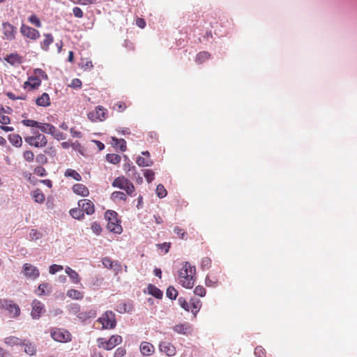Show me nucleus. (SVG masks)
Masks as SVG:
<instances>
[{
	"mask_svg": "<svg viewBox=\"0 0 357 357\" xmlns=\"http://www.w3.org/2000/svg\"><path fill=\"white\" fill-rule=\"evenodd\" d=\"M64 175L66 177H72L77 181H79L82 180L81 175L78 172H77L75 170L72 169H66Z\"/></svg>",
	"mask_w": 357,
	"mask_h": 357,
	"instance_id": "nucleus-34",
	"label": "nucleus"
},
{
	"mask_svg": "<svg viewBox=\"0 0 357 357\" xmlns=\"http://www.w3.org/2000/svg\"><path fill=\"white\" fill-rule=\"evenodd\" d=\"M22 273L26 278L32 280H35L40 275V272L37 267L29 263L23 265Z\"/></svg>",
	"mask_w": 357,
	"mask_h": 357,
	"instance_id": "nucleus-10",
	"label": "nucleus"
},
{
	"mask_svg": "<svg viewBox=\"0 0 357 357\" xmlns=\"http://www.w3.org/2000/svg\"><path fill=\"white\" fill-rule=\"evenodd\" d=\"M178 303L181 305V307L184 309L185 311H189V305L188 302L182 297L178 298Z\"/></svg>",
	"mask_w": 357,
	"mask_h": 357,
	"instance_id": "nucleus-54",
	"label": "nucleus"
},
{
	"mask_svg": "<svg viewBox=\"0 0 357 357\" xmlns=\"http://www.w3.org/2000/svg\"><path fill=\"white\" fill-rule=\"evenodd\" d=\"M159 348L162 352L166 354L168 356H173L176 354V348L169 342H161Z\"/></svg>",
	"mask_w": 357,
	"mask_h": 357,
	"instance_id": "nucleus-16",
	"label": "nucleus"
},
{
	"mask_svg": "<svg viewBox=\"0 0 357 357\" xmlns=\"http://www.w3.org/2000/svg\"><path fill=\"white\" fill-rule=\"evenodd\" d=\"M105 219L108 221L107 228L115 234H121L122 227L120 221L117 219V213L114 211L108 210L105 214Z\"/></svg>",
	"mask_w": 357,
	"mask_h": 357,
	"instance_id": "nucleus-2",
	"label": "nucleus"
},
{
	"mask_svg": "<svg viewBox=\"0 0 357 357\" xmlns=\"http://www.w3.org/2000/svg\"><path fill=\"white\" fill-rule=\"evenodd\" d=\"M31 316L33 319H38L45 312L44 304L38 300H33L31 303Z\"/></svg>",
	"mask_w": 357,
	"mask_h": 357,
	"instance_id": "nucleus-12",
	"label": "nucleus"
},
{
	"mask_svg": "<svg viewBox=\"0 0 357 357\" xmlns=\"http://www.w3.org/2000/svg\"><path fill=\"white\" fill-rule=\"evenodd\" d=\"M66 273L70 277L72 281L75 283H79L80 282V279L78 273L73 270L71 268L67 266L65 269Z\"/></svg>",
	"mask_w": 357,
	"mask_h": 357,
	"instance_id": "nucleus-26",
	"label": "nucleus"
},
{
	"mask_svg": "<svg viewBox=\"0 0 357 357\" xmlns=\"http://www.w3.org/2000/svg\"><path fill=\"white\" fill-rule=\"evenodd\" d=\"M136 162L139 167H149L153 165V161L149 158H144L141 156L137 157Z\"/></svg>",
	"mask_w": 357,
	"mask_h": 357,
	"instance_id": "nucleus-32",
	"label": "nucleus"
},
{
	"mask_svg": "<svg viewBox=\"0 0 357 357\" xmlns=\"http://www.w3.org/2000/svg\"><path fill=\"white\" fill-rule=\"evenodd\" d=\"M23 340H21L15 336L7 337L4 339V342L10 347L15 345H22Z\"/></svg>",
	"mask_w": 357,
	"mask_h": 357,
	"instance_id": "nucleus-25",
	"label": "nucleus"
},
{
	"mask_svg": "<svg viewBox=\"0 0 357 357\" xmlns=\"http://www.w3.org/2000/svg\"><path fill=\"white\" fill-rule=\"evenodd\" d=\"M131 310V307L128 306L126 303H120L117 305L116 310L120 313L128 312Z\"/></svg>",
	"mask_w": 357,
	"mask_h": 357,
	"instance_id": "nucleus-46",
	"label": "nucleus"
},
{
	"mask_svg": "<svg viewBox=\"0 0 357 357\" xmlns=\"http://www.w3.org/2000/svg\"><path fill=\"white\" fill-rule=\"evenodd\" d=\"M32 133L33 136L24 137V141L27 144L36 148L45 147L47 145V140L44 135L35 131H33Z\"/></svg>",
	"mask_w": 357,
	"mask_h": 357,
	"instance_id": "nucleus-4",
	"label": "nucleus"
},
{
	"mask_svg": "<svg viewBox=\"0 0 357 357\" xmlns=\"http://www.w3.org/2000/svg\"><path fill=\"white\" fill-rule=\"evenodd\" d=\"M2 33L4 39L11 41L15 38L17 28L9 22H3L2 24Z\"/></svg>",
	"mask_w": 357,
	"mask_h": 357,
	"instance_id": "nucleus-9",
	"label": "nucleus"
},
{
	"mask_svg": "<svg viewBox=\"0 0 357 357\" xmlns=\"http://www.w3.org/2000/svg\"><path fill=\"white\" fill-rule=\"evenodd\" d=\"M35 174L40 176H45L47 175V172L45 169L41 166L37 167L34 169Z\"/></svg>",
	"mask_w": 357,
	"mask_h": 357,
	"instance_id": "nucleus-55",
	"label": "nucleus"
},
{
	"mask_svg": "<svg viewBox=\"0 0 357 357\" xmlns=\"http://www.w3.org/2000/svg\"><path fill=\"white\" fill-rule=\"evenodd\" d=\"M48 287V284L47 283H43V284H40L39 286H38V294L39 296H42L43 294H45V289Z\"/></svg>",
	"mask_w": 357,
	"mask_h": 357,
	"instance_id": "nucleus-60",
	"label": "nucleus"
},
{
	"mask_svg": "<svg viewBox=\"0 0 357 357\" xmlns=\"http://www.w3.org/2000/svg\"><path fill=\"white\" fill-rule=\"evenodd\" d=\"M20 32L24 36L31 40H36L40 37V33L38 30L25 24L21 26Z\"/></svg>",
	"mask_w": 357,
	"mask_h": 357,
	"instance_id": "nucleus-13",
	"label": "nucleus"
},
{
	"mask_svg": "<svg viewBox=\"0 0 357 357\" xmlns=\"http://www.w3.org/2000/svg\"><path fill=\"white\" fill-rule=\"evenodd\" d=\"M70 214L73 218L77 219V220H81L84 217V213H83L82 208H72L70 211Z\"/></svg>",
	"mask_w": 357,
	"mask_h": 357,
	"instance_id": "nucleus-36",
	"label": "nucleus"
},
{
	"mask_svg": "<svg viewBox=\"0 0 357 357\" xmlns=\"http://www.w3.org/2000/svg\"><path fill=\"white\" fill-rule=\"evenodd\" d=\"M4 59L13 66L21 64L23 61V57L17 53L10 54Z\"/></svg>",
	"mask_w": 357,
	"mask_h": 357,
	"instance_id": "nucleus-18",
	"label": "nucleus"
},
{
	"mask_svg": "<svg viewBox=\"0 0 357 357\" xmlns=\"http://www.w3.org/2000/svg\"><path fill=\"white\" fill-rule=\"evenodd\" d=\"M48 78L47 75L44 70L40 68H36L33 71V74L29 77L28 80L24 82V88L27 86L31 89L38 88L41 83L42 79L47 80Z\"/></svg>",
	"mask_w": 357,
	"mask_h": 357,
	"instance_id": "nucleus-3",
	"label": "nucleus"
},
{
	"mask_svg": "<svg viewBox=\"0 0 357 357\" xmlns=\"http://www.w3.org/2000/svg\"><path fill=\"white\" fill-rule=\"evenodd\" d=\"M10 142L16 147H20L22 144V137L19 135L13 134L8 137Z\"/></svg>",
	"mask_w": 357,
	"mask_h": 357,
	"instance_id": "nucleus-27",
	"label": "nucleus"
},
{
	"mask_svg": "<svg viewBox=\"0 0 357 357\" xmlns=\"http://www.w3.org/2000/svg\"><path fill=\"white\" fill-rule=\"evenodd\" d=\"M112 199H113L114 201H120L123 200L125 201L126 199V196L124 192H120V191H115L112 194Z\"/></svg>",
	"mask_w": 357,
	"mask_h": 357,
	"instance_id": "nucleus-42",
	"label": "nucleus"
},
{
	"mask_svg": "<svg viewBox=\"0 0 357 357\" xmlns=\"http://www.w3.org/2000/svg\"><path fill=\"white\" fill-rule=\"evenodd\" d=\"M33 197L35 202L37 203H43L45 200L44 194L40 190H35Z\"/></svg>",
	"mask_w": 357,
	"mask_h": 357,
	"instance_id": "nucleus-39",
	"label": "nucleus"
},
{
	"mask_svg": "<svg viewBox=\"0 0 357 357\" xmlns=\"http://www.w3.org/2000/svg\"><path fill=\"white\" fill-rule=\"evenodd\" d=\"M29 21L32 24L35 25L36 27H40L41 26V22L39 18L36 15H31L29 17Z\"/></svg>",
	"mask_w": 357,
	"mask_h": 357,
	"instance_id": "nucleus-47",
	"label": "nucleus"
},
{
	"mask_svg": "<svg viewBox=\"0 0 357 357\" xmlns=\"http://www.w3.org/2000/svg\"><path fill=\"white\" fill-rule=\"evenodd\" d=\"M66 309L70 314L77 315L80 311V305L78 303H72L66 306Z\"/></svg>",
	"mask_w": 357,
	"mask_h": 357,
	"instance_id": "nucleus-28",
	"label": "nucleus"
},
{
	"mask_svg": "<svg viewBox=\"0 0 357 357\" xmlns=\"http://www.w3.org/2000/svg\"><path fill=\"white\" fill-rule=\"evenodd\" d=\"M82 86V82L79 79H74L72 80L71 84L69 85L72 88H79Z\"/></svg>",
	"mask_w": 357,
	"mask_h": 357,
	"instance_id": "nucleus-61",
	"label": "nucleus"
},
{
	"mask_svg": "<svg viewBox=\"0 0 357 357\" xmlns=\"http://www.w3.org/2000/svg\"><path fill=\"white\" fill-rule=\"evenodd\" d=\"M211 264V259H209L208 257H205V258L202 259V260L201 268L203 270L208 269L210 268Z\"/></svg>",
	"mask_w": 357,
	"mask_h": 357,
	"instance_id": "nucleus-51",
	"label": "nucleus"
},
{
	"mask_svg": "<svg viewBox=\"0 0 357 357\" xmlns=\"http://www.w3.org/2000/svg\"><path fill=\"white\" fill-rule=\"evenodd\" d=\"M136 24L137 26H139V28L141 29H143L146 26V22L145 20L143 19V18H139L138 17L137 20H136Z\"/></svg>",
	"mask_w": 357,
	"mask_h": 357,
	"instance_id": "nucleus-64",
	"label": "nucleus"
},
{
	"mask_svg": "<svg viewBox=\"0 0 357 357\" xmlns=\"http://www.w3.org/2000/svg\"><path fill=\"white\" fill-rule=\"evenodd\" d=\"M91 229L93 232L97 235H99L102 230L100 225L96 222H94L91 224Z\"/></svg>",
	"mask_w": 357,
	"mask_h": 357,
	"instance_id": "nucleus-56",
	"label": "nucleus"
},
{
	"mask_svg": "<svg viewBox=\"0 0 357 357\" xmlns=\"http://www.w3.org/2000/svg\"><path fill=\"white\" fill-rule=\"evenodd\" d=\"M38 128L41 132L50 135L54 130V126L50 123H40Z\"/></svg>",
	"mask_w": 357,
	"mask_h": 357,
	"instance_id": "nucleus-31",
	"label": "nucleus"
},
{
	"mask_svg": "<svg viewBox=\"0 0 357 357\" xmlns=\"http://www.w3.org/2000/svg\"><path fill=\"white\" fill-rule=\"evenodd\" d=\"M195 272V266L185 261L178 272L179 283L186 289H192L195 281L194 278Z\"/></svg>",
	"mask_w": 357,
	"mask_h": 357,
	"instance_id": "nucleus-1",
	"label": "nucleus"
},
{
	"mask_svg": "<svg viewBox=\"0 0 357 357\" xmlns=\"http://www.w3.org/2000/svg\"><path fill=\"white\" fill-rule=\"evenodd\" d=\"M255 355L257 357H264L265 350L261 346H257L255 349Z\"/></svg>",
	"mask_w": 357,
	"mask_h": 357,
	"instance_id": "nucleus-53",
	"label": "nucleus"
},
{
	"mask_svg": "<svg viewBox=\"0 0 357 357\" xmlns=\"http://www.w3.org/2000/svg\"><path fill=\"white\" fill-rule=\"evenodd\" d=\"M156 194L159 198H163L167 195V190L162 184L158 185L156 188Z\"/></svg>",
	"mask_w": 357,
	"mask_h": 357,
	"instance_id": "nucleus-44",
	"label": "nucleus"
},
{
	"mask_svg": "<svg viewBox=\"0 0 357 357\" xmlns=\"http://www.w3.org/2000/svg\"><path fill=\"white\" fill-rule=\"evenodd\" d=\"M51 135L57 140H61L65 139L63 133L56 130L55 127L54 130L51 133Z\"/></svg>",
	"mask_w": 357,
	"mask_h": 357,
	"instance_id": "nucleus-49",
	"label": "nucleus"
},
{
	"mask_svg": "<svg viewBox=\"0 0 357 357\" xmlns=\"http://www.w3.org/2000/svg\"><path fill=\"white\" fill-rule=\"evenodd\" d=\"M166 295L169 298L175 300L178 296V291L174 287L170 286L167 289Z\"/></svg>",
	"mask_w": 357,
	"mask_h": 357,
	"instance_id": "nucleus-40",
	"label": "nucleus"
},
{
	"mask_svg": "<svg viewBox=\"0 0 357 357\" xmlns=\"http://www.w3.org/2000/svg\"><path fill=\"white\" fill-rule=\"evenodd\" d=\"M22 346L24 347V352L29 356H34L36 354L37 347L36 344L30 342L29 340H23Z\"/></svg>",
	"mask_w": 357,
	"mask_h": 357,
	"instance_id": "nucleus-17",
	"label": "nucleus"
},
{
	"mask_svg": "<svg viewBox=\"0 0 357 357\" xmlns=\"http://www.w3.org/2000/svg\"><path fill=\"white\" fill-rule=\"evenodd\" d=\"M78 206L82 208L83 213L91 215L94 213V204L89 199H81L78 202Z\"/></svg>",
	"mask_w": 357,
	"mask_h": 357,
	"instance_id": "nucleus-15",
	"label": "nucleus"
},
{
	"mask_svg": "<svg viewBox=\"0 0 357 357\" xmlns=\"http://www.w3.org/2000/svg\"><path fill=\"white\" fill-rule=\"evenodd\" d=\"M45 39L40 43V47L44 51L49 50V46L54 42L53 36L51 33H45Z\"/></svg>",
	"mask_w": 357,
	"mask_h": 357,
	"instance_id": "nucleus-23",
	"label": "nucleus"
},
{
	"mask_svg": "<svg viewBox=\"0 0 357 357\" xmlns=\"http://www.w3.org/2000/svg\"><path fill=\"white\" fill-rule=\"evenodd\" d=\"M73 13L75 17L77 18H82L83 17V11L79 7H74L73 9Z\"/></svg>",
	"mask_w": 357,
	"mask_h": 357,
	"instance_id": "nucleus-58",
	"label": "nucleus"
},
{
	"mask_svg": "<svg viewBox=\"0 0 357 357\" xmlns=\"http://www.w3.org/2000/svg\"><path fill=\"white\" fill-rule=\"evenodd\" d=\"M174 232L183 239L185 238V236L186 234L185 232L183 231V229L178 227H174Z\"/></svg>",
	"mask_w": 357,
	"mask_h": 357,
	"instance_id": "nucleus-62",
	"label": "nucleus"
},
{
	"mask_svg": "<svg viewBox=\"0 0 357 357\" xmlns=\"http://www.w3.org/2000/svg\"><path fill=\"white\" fill-rule=\"evenodd\" d=\"M126 354V350L123 347H119L114 352V357H123Z\"/></svg>",
	"mask_w": 357,
	"mask_h": 357,
	"instance_id": "nucleus-57",
	"label": "nucleus"
},
{
	"mask_svg": "<svg viewBox=\"0 0 357 357\" xmlns=\"http://www.w3.org/2000/svg\"><path fill=\"white\" fill-rule=\"evenodd\" d=\"M42 238V234L36 229H31L29 234V239L31 241H36Z\"/></svg>",
	"mask_w": 357,
	"mask_h": 357,
	"instance_id": "nucleus-41",
	"label": "nucleus"
},
{
	"mask_svg": "<svg viewBox=\"0 0 357 357\" xmlns=\"http://www.w3.org/2000/svg\"><path fill=\"white\" fill-rule=\"evenodd\" d=\"M173 330L181 335H187L190 333V326L188 323L176 325L173 327Z\"/></svg>",
	"mask_w": 357,
	"mask_h": 357,
	"instance_id": "nucleus-21",
	"label": "nucleus"
},
{
	"mask_svg": "<svg viewBox=\"0 0 357 357\" xmlns=\"http://www.w3.org/2000/svg\"><path fill=\"white\" fill-rule=\"evenodd\" d=\"M35 102L40 107H47L51 103L50 96L47 93H43L40 97H38Z\"/></svg>",
	"mask_w": 357,
	"mask_h": 357,
	"instance_id": "nucleus-22",
	"label": "nucleus"
},
{
	"mask_svg": "<svg viewBox=\"0 0 357 357\" xmlns=\"http://www.w3.org/2000/svg\"><path fill=\"white\" fill-rule=\"evenodd\" d=\"M24 160L27 162H32L34 159V154L31 151H26L23 153Z\"/></svg>",
	"mask_w": 357,
	"mask_h": 357,
	"instance_id": "nucleus-48",
	"label": "nucleus"
},
{
	"mask_svg": "<svg viewBox=\"0 0 357 357\" xmlns=\"http://www.w3.org/2000/svg\"><path fill=\"white\" fill-rule=\"evenodd\" d=\"M139 349L144 356H151L154 352V347L148 342H142Z\"/></svg>",
	"mask_w": 357,
	"mask_h": 357,
	"instance_id": "nucleus-20",
	"label": "nucleus"
},
{
	"mask_svg": "<svg viewBox=\"0 0 357 357\" xmlns=\"http://www.w3.org/2000/svg\"><path fill=\"white\" fill-rule=\"evenodd\" d=\"M98 321L102 325V328L104 329H112L116 325L115 314L111 310L106 311L102 317L98 318Z\"/></svg>",
	"mask_w": 357,
	"mask_h": 357,
	"instance_id": "nucleus-6",
	"label": "nucleus"
},
{
	"mask_svg": "<svg viewBox=\"0 0 357 357\" xmlns=\"http://www.w3.org/2000/svg\"><path fill=\"white\" fill-rule=\"evenodd\" d=\"M0 123L7 125L10 123V118L6 115H0Z\"/></svg>",
	"mask_w": 357,
	"mask_h": 357,
	"instance_id": "nucleus-63",
	"label": "nucleus"
},
{
	"mask_svg": "<svg viewBox=\"0 0 357 357\" xmlns=\"http://www.w3.org/2000/svg\"><path fill=\"white\" fill-rule=\"evenodd\" d=\"M79 65L81 66V68H82L84 70H91L93 66L92 61L87 59H82Z\"/></svg>",
	"mask_w": 357,
	"mask_h": 357,
	"instance_id": "nucleus-38",
	"label": "nucleus"
},
{
	"mask_svg": "<svg viewBox=\"0 0 357 357\" xmlns=\"http://www.w3.org/2000/svg\"><path fill=\"white\" fill-rule=\"evenodd\" d=\"M36 160L40 164H45L47 162V158L44 154H39L36 156Z\"/></svg>",
	"mask_w": 357,
	"mask_h": 357,
	"instance_id": "nucleus-59",
	"label": "nucleus"
},
{
	"mask_svg": "<svg viewBox=\"0 0 357 357\" xmlns=\"http://www.w3.org/2000/svg\"><path fill=\"white\" fill-rule=\"evenodd\" d=\"M195 294L203 297L206 294V289L202 286H197L194 290Z\"/></svg>",
	"mask_w": 357,
	"mask_h": 357,
	"instance_id": "nucleus-50",
	"label": "nucleus"
},
{
	"mask_svg": "<svg viewBox=\"0 0 357 357\" xmlns=\"http://www.w3.org/2000/svg\"><path fill=\"white\" fill-rule=\"evenodd\" d=\"M52 337L57 342H63L70 340V334L66 331L56 329L51 333Z\"/></svg>",
	"mask_w": 357,
	"mask_h": 357,
	"instance_id": "nucleus-14",
	"label": "nucleus"
},
{
	"mask_svg": "<svg viewBox=\"0 0 357 357\" xmlns=\"http://www.w3.org/2000/svg\"><path fill=\"white\" fill-rule=\"evenodd\" d=\"M107 117V110L102 106H97L95 111L88 114V118L92 121H102Z\"/></svg>",
	"mask_w": 357,
	"mask_h": 357,
	"instance_id": "nucleus-8",
	"label": "nucleus"
},
{
	"mask_svg": "<svg viewBox=\"0 0 357 357\" xmlns=\"http://www.w3.org/2000/svg\"><path fill=\"white\" fill-rule=\"evenodd\" d=\"M191 306H192L191 312L195 315H196L197 313L199 311L201 306H202L200 300L198 298L192 299L191 300Z\"/></svg>",
	"mask_w": 357,
	"mask_h": 357,
	"instance_id": "nucleus-35",
	"label": "nucleus"
},
{
	"mask_svg": "<svg viewBox=\"0 0 357 357\" xmlns=\"http://www.w3.org/2000/svg\"><path fill=\"white\" fill-rule=\"evenodd\" d=\"M2 309L7 310L10 317L15 318L20 315V307L13 301H7L2 302Z\"/></svg>",
	"mask_w": 357,
	"mask_h": 357,
	"instance_id": "nucleus-11",
	"label": "nucleus"
},
{
	"mask_svg": "<svg viewBox=\"0 0 357 357\" xmlns=\"http://www.w3.org/2000/svg\"><path fill=\"white\" fill-rule=\"evenodd\" d=\"M97 342L98 347H102L106 350H111L122 342V337L119 335H112L107 341L102 337H100L97 340Z\"/></svg>",
	"mask_w": 357,
	"mask_h": 357,
	"instance_id": "nucleus-5",
	"label": "nucleus"
},
{
	"mask_svg": "<svg viewBox=\"0 0 357 357\" xmlns=\"http://www.w3.org/2000/svg\"><path fill=\"white\" fill-rule=\"evenodd\" d=\"M63 266L61 265L53 264L50 266L49 272L50 274H55L56 272L63 270Z\"/></svg>",
	"mask_w": 357,
	"mask_h": 357,
	"instance_id": "nucleus-52",
	"label": "nucleus"
},
{
	"mask_svg": "<svg viewBox=\"0 0 357 357\" xmlns=\"http://www.w3.org/2000/svg\"><path fill=\"white\" fill-rule=\"evenodd\" d=\"M67 296L69 298L76 300H81L84 297V295L82 292L74 289L68 290L67 291Z\"/></svg>",
	"mask_w": 357,
	"mask_h": 357,
	"instance_id": "nucleus-29",
	"label": "nucleus"
},
{
	"mask_svg": "<svg viewBox=\"0 0 357 357\" xmlns=\"http://www.w3.org/2000/svg\"><path fill=\"white\" fill-rule=\"evenodd\" d=\"M112 142H114V146H119L121 151H125L126 149V142L123 139H118L115 137H112Z\"/></svg>",
	"mask_w": 357,
	"mask_h": 357,
	"instance_id": "nucleus-33",
	"label": "nucleus"
},
{
	"mask_svg": "<svg viewBox=\"0 0 357 357\" xmlns=\"http://www.w3.org/2000/svg\"><path fill=\"white\" fill-rule=\"evenodd\" d=\"M147 289H148L149 294H150L155 298H162V297L163 296L162 291L160 289H159L158 287H156L155 285L151 284H149Z\"/></svg>",
	"mask_w": 357,
	"mask_h": 357,
	"instance_id": "nucleus-24",
	"label": "nucleus"
},
{
	"mask_svg": "<svg viewBox=\"0 0 357 357\" xmlns=\"http://www.w3.org/2000/svg\"><path fill=\"white\" fill-rule=\"evenodd\" d=\"M144 175L148 183H151L155 178V173L151 169H144Z\"/></svg>",
	"mask_w": 357,
	"mask_h": 357,
	"instance_id": "nucleus-43",
	"label": "nucleus"
},
{
	"mask_svg": "<svg viewBox=\"0 0 357 357\" xmlns=\"http://www.w3.org/2000/svg\"><path fill=\"white\" fill-rule=\"evenodd\" d=\"M112 186L124 190L129 195H131L135 190L133 184L123 176L115 178L112 183Z\"/></svg>",
	"mask_w": 357,
	"mask_h": 357,
	"instance_id": "nucleus-7",
	"label": "nucleus"
},
{
	"mask_svg": "<svg viewBox=\"0 0 357 357\" xmlns=\"http://www.w3.org/2000/svg\"><path fill=\"white\" fill-rule=\"evenodd\" d=\"M106 160L112 164H117L121 160L120 155L114 153H109L106 155Z\"/></svg>",
	"mask_w": 357,
	"mask_h": 357,
	"instance_id": "nucleus-37",
	"label": "nucleus"
},
{
	"mask_svg": "<svg viewBox=\"0 0 357 357\" xmlns=\"http://www.w3.org/2000/svg\"><path fill=\"white\" fill-rule=\"evenodd\" d=\"M22 123L28 127H36L38 128L40 122L31 119H24L22 121Z\"/></svg>",
	"mask_w": 357,
	"mask_h": 357,
	"instance_id": "nucleus-45",
	"label": "nucleus"
},
{
	"mask_svg": "<svg viewBox=\"0 0 357 357\" xmlns=\"http://www.w3.org/2000/svg\"><path fill=\"white\" fill-rule=\"evenodd\" d=\"M210 58V54L207 52H200L196 56L195 61L198 64H201Z\"/></svg>",
	"mask_w": 357,
	"mask_h": 357,
	"instance_id": "nucleus-30",
	"label": "nucleus"
},
{
	"mask_svg": "<svg viewBox=\"0 0 357 357\" xmlns=\"http://www.w3.org/2000/svg\"><path fill=\"white\" fill-rule=\"evenodd\" d=\"M73 190L75 194L82 197H87L89 194L88 188L82 183L75 184L73 187Z\"/></svg>",
	"mask_w": 357,
	"mask_h": 357,
	"instance_id": "nucleus-19",
	"label": "nucleus"
}]
</instances>
